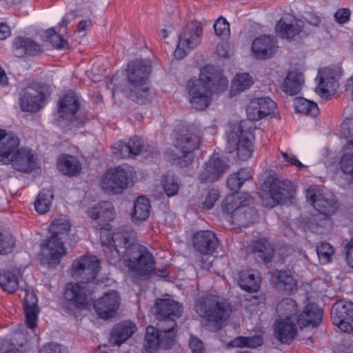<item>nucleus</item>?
I'll return each mask as SVG.
<instances>
[{
    "mask_svg": "<svg viewBox=\"0 0 353 353\" xmlns=\"http://www.w3.org/2000/svg\"><path fill=\"white\" fill-rule=\"evenodd\" d=\"M99 268V261L94 256H82L73 262L72 276L79 283L68 284L64 296L77 308L85 309L88 305L92 293L89 282L96 279Z\"/></svg>",
    "mask_w": 353,
    "mask_h": 353,
    "instance_id": "f257e3e1",
    "label": "nucleus"
},
{
    "mask_svg": "<svg viewBox=\"0 0 353 353\" xmlns=\"http://www.w3.org/2000/svg\"><path fill=\"white\" fill-rule=\"evenodd\" d=\"M228 81L222 72L212 65L201 70L199 79H190L187 89L192 106L196 110L207 108L212 101L213 92H222L228 87Z\"/></svg>",
    "mask_w": 353,
    "mask_h": 353,
    "instance_id": "f03ea898",
    "label": "nucleus"
},
{
    "mask_svg": "<svg viewBox=\"0 0 353 353\" xmlns=\"http://www.w3.org/2000/svg\"><path fill=\"white\" fill-rule=\"evenodd\" d=\"M128 86L123 90L128 97L139 104H145L151 99L149 89L145 86L151 72L150 61L136 59L128 64Z\"/></svg>",
    "mask_w": 353,
    "mask_h": 353,
    "instance_id": "7ed1b4c3",
    "label": "nucleus"
},
{
    "mask_svg": "<svg viewBox=\"0 0 353 353\" xmlns=\"http://www.w3.org/2000/svg\"><path fill=\"white\" fill-rule=\"evenodd\" d=\"M71 224L65 216L54 220L50 227V238L46 241L41 250V255L49 267L57 265L67 254L64 241L68 236Z\"/></svg>",
    "mask_w": 353,
    "mask_h": 353,
    "instance_id": "20e7f679",
    "label": "nucleus"
},
{
    "mask_svg": "<svg viewBox=\"0 0 353 353\" xmlns=\"http://www.w3.org/2000/svg\"><path fill=\"white\" fill-rule=\"evenodd\" d=\"M195 310L201 318L208 321V325H212L213 329L216 330L221 327L232 312L229 303L214 294L199 299L195 305Z\"/></svg>",
    "mask_w": 353,
    "mask_h": 353,
    "instance_id": "39448f33",
    "label": "nucleus"
},
{
    "mask_svg": "<svg viewBox=\"0 0 353 353\" xmlns=\"http://www.w3.org/2000/svg\"><path fill=\"white\" fill-rule=\"evenodd\" d=\"M128 241L123 250L125 266L138 276H150L154 265L152 254L148 248L134 241L132 239L128 237Z\"/></svg>",
    "mask_w": 353,
    "mask_h": 353,
    "instance_id": "423d86ee",
    "label": "nucleus"
},
{
    "mask_svg": "<svg viewBox=\"0 0 353 353\" xmlns=\"http://www.w3.org/2000/svg\"><path fill=\"white\" fill-rule=\"evenodd\" d=\"M157 327L148 326L144 339V346L147 352H152L158 347L170 349L176 342V323L174 321H158Z\"/></svg>",
    "mask_w": 353,
    "mask_h": 353,
    "instance_id": "0eeeda50",
    "label": "nucleus"
},
{
    "mask_svg": "<svg viewBox=\"0 0 353 353\" xmlns=\"http://www.w3.org/2000/svg\"><path fill=\"white\" fill-rule=\"evenodd\" d=\"M250 136L249 131L243 130L241 123L232 125L228 134L227 150L230 153L235 152L240 160H247L252 153Z\"/></svg>",
    "mask_w": 353,
    "mask_h": 353,
    "instance_id": "6e6552de",
    "label": "nucleus"
},
{
    "mask_svg": "<svg viewBox=\"0 0 353 353\" xmlns=\"http://www.w3.org/2000/svg\"><path fill=\"white\" fill-rule=\"evenodd\" d=\"M102 243L107 244L105 250L108 262L116 265L121 259L124 261L123 250L128 243V234L126 232L111 233L109 230H102L99 232Z\"/></svg>",
    "mask_w": 353,
    "mask_h": 353,
    "instance_id": "1a4fd4ad",
    "label": "nucleus"
},
{
    "mask_svg": "<svg viewBox=\"0 0 353 353\" xmlns=\"http://www.w3.org/2000/svg\"><path fill=\"white\" fill-rule=\"evenodd\" d=\"M132 172L128 165L117 166L103 176L101 188L108 193H119L132 183Z\"/></svg>",
    "mask_w": 353,
    "mask_h": 353,
    "instance_id": "9d476101",
    "label": "nucleus"
},
{
    "mask_svg": "<svg viewBox=\"0 0 353 353\" xmlns=\"http://www.w3.org/2000/svg\"><path fill=\"white\" fill-rule=\"evenodd\" d=\"M203 29L197 22L188 23L179 35L178 44L174 52L177 59H182L188 53L194 49L199 43Z\"/></svg>",
    "mask_w": 353,
    "mask_h": 353,
    "instance_id": "9b49d317",
    "label": "nucleus"
},
{
    "mask_svg": "<svg viewBox=\"0 0 353 353\" xmlns=\"http://www.w3.org/2000/svg\"><path fill=\"white\" fill-rule=\"evenodd\" d=\"M201 138L196 134L188 132L180 135L176 140L175 147L181 154L175 159L176 163L181 167H185L192 163L194 159L193 152L199 148Z\"/></svg>",
    "mask_w": 353,
    "mask_h": 353,
    "instance_id": "f8f14e48",
    "label": "nucleus"
},
{
    "mask_svg": "<svg viewBox=\"0 0 353 353\" xmlns=\"http://www.w3.org/2000/svg\"><path fill=\"white\" fill-rule=\"evenodd\" d=\"M228 161L214 154L204 163L199 172V179L202 183H212L219 180L229 168Z\"/></svg>",
    "mask_w": 353,
    "mask_h": 353,
    "instance_id": "ddd939ff",
    "label": "nucleus"
},
{
    "mask_svg": "<svg viewBox=\"0 0 353 353\" xmlns=\"http://www.w3.org/2000/svg\"><path fill=\"white\" fill-rule=\"evenodd\" d=\"M120 303L119 293L116 290H110L94 301V308L100 318L108 319L116 314Z\"/></svg>",
    "mask_w": 353,
    "mask_h": 353,
    "instance_id": "4468645a",
    "label": "nucleus"
},
{
    "mask_svg": "<svg viewBox=\"0 0 353 353\" xmlns=\"http://www.w3.org/2000/svg\"><path fill=\"white\" fill-rule=\"evenodd\" d=\"M295 186L290 181L274 179L269 190L270 196L274 203L267 205L272 208L276 204L283 203L293 198Z\"/></svg>",
    "mask_w": 353,
    "mask_h": 353,
    "instance_id": "2eb2a0df",
    "label": "nucleus"
},
{
    "mask_svg": "<svg viewBox=\"0 0 353 353\" xmlns=\"http://www.w3.org/2000/svg\"><path fill=\"white\" fill-rule=\"evenodd\" d=\"M276 108L275 102L270 97H258L250 101L246 112L250 120L259 121L273 113Z\"/></svg>",
    "mask_w": 353,
    "mask_h": 353,
    "instance_id": "dca6fc26",
    "label": "nucleus"
},
{
    "mask_svg": "<svg viewBox=\"0 0 353 353\" xmlns=\"http://www.w3.org/2000/svg\"><path fill=\"white\" fill-rule=\"evenodd\" d=\"M45 95L42 91L32 86L22 89L19 94V104L25 112H37L44 104Z\"/></svg>",
    "mask_w": 353,
    "mask_h": 353,
    "instance_id": "f3484780",
    "label": "nucleus"
},
{
    "mask_svg": "<svg viewBox=\"0 0 353 353\" xmlns=\"http://www.w3.org/2000/svg\"><path fill=\"white\" fill-rule=\"evenodd\" d=\"M307 201L321 214L330 216L338 209L339 205L334 198H325L317 194L316 188L310 187L306 191Z\"/></svg>",
    "mask_w": 353,
    "mask_h": 353,
    "instance_id": "a211bd4d",
    "label": "nucleus"
},
{
    "mask_svg": "<svg viewBox=\"0 0 353 353\" xmlns=\"http://www.w3.org/2000/svg\"><path fill=\"white\" fill-rule=\"evenodd\" d=\"M183 312L181 305L170 299H159L156 303V315L158 321H164L168 324L170 321H175Z\"/></svg>",
    "mask_w": 353,
    "mask_h": 353,
    "instance_id": "6ab92c4d",
    "label": "nucleus"
},
{
    "mask_svg": "<svg viewBox=\"0 0 353 353\" xmlns=\"http://www.w3.org/2000/svg\"><path fill=\"white\" fill-rule=\"evenodd\" d=\"M277 48L274 37L263 35L254 40L251 50L255 59H267L276 54Z\"/></svg>",
    "mask_w": 353,
    "mask_h": 353,
    "instance_id": "aec40b11",
    "label": "nucleus"
},
{
    "mask_svg": "<svg viewBox=\"0 0 353 353\" xmlns=\"http://www.w3.org/2000/svg\"><path fill=\"white\" fill-rule=\"evenodd\" d=\"M316 79L319 80V84L316 92L321 97L327 98L330 94H333L339 87L336 75L331 68L319 70Z\"/></svg>",
    "mask_w": 353,
    "mask_h": 353,
    "instance_id": "412c9836",
    "label": "nucleus"
},
{
    "mask_svg": "<svg viewBox=\"0 0 353 353\" xmlns=\"http://www.w3.org/2000/svg\"><path fill=\"white\" fill-rule=\"evenodd\" d=\"M37 157L34 152L27 147L18 149L12 159L15 170L23 172H32L37 165Z\"/></svg>",
    "mask_w": 353,
    "mask_h": 353,
    "instance_id": "4be33fe9",
    "label": "nucleus"
},
{
    "mask_svg": "<svg viewBox=\"0 0 353 353\" xmlns=\"http://www.w3.org/2000/svg\"><path fill=\"white\" fill-rule=\"evenodd\" d=\"M193 245L198 252L208 255L212 254L217 248L219 240L212 231H200L194 234Z\"/></svg>",
    "mask_w": 353,
    "mask_h": 353,
    "instance_id": "5701e85b",
    "label": "nucleus"
},
{
    "mask_svg": "<svg viewBox=\"0 0 353 353\" xmlns=\"http://www.w3.org/2000/svg\"><path fill=\"white\" fill-rule=\"evenodd\" d=\"M88 214L91 219L102 222L99 224L100 232L102 230H108L105 228L108 225L106 223L113 220L115 214L112 204L108 201L98 203L94 207L88 210Z\"/></svg>",
    "mask_w": 353,
    "mask_h": 353,
    "instance_id": "b1692460",
    "label": "nucleus"
},
{
    "mask_svg": "<svg viewBox=\"0 0 353 353\" xmlns=\"http://www.w3.org/2000/svg\"><path fill=\"white\" fill-rule=\"evenodd\" d=\"M26 296L23 302V308L26 316V323L28 327L34 329L37 324L38 314V299L30 288L25 289Z\"/></svg>",
    "mask_w": 353,
    "mask_h": 353,
    "instance_id": "393cba45",
    "label": "nucleus"
},
{
    "mask_svg": "<svg viewBox=\"0 0 353 353\" xmlns=\"http://www.w3.org/2000/svg\"><path fill=\"white\" fill-rule=\"evenodd\" d=\"M13 53L16 57H23L26 55L36 56L43 50L39 44L30 38L17 37L13 42Z\"/></svg>",
    "mask_w": 353,
    "mask_h": 353,
    "instance_id": "a878e982",
    "label": "nucleus"
},
{
    "mask_svg": "<svg viewBox=\"0 0 353 353\" xmlns=\"http://www.w3.org/2000/svg\"><path fill=\"white\" fill-rule=\"evenodd\" d=\"M20 145L19 137L12 133L6 134L0 141V163L9 164Z\"/></svg>",
    "mask_w": 353,
    "mask_h": 353,
    "instance_id": "bb28decb",
    "label": "nucleus"
},
{
    "mask_svg": "<svg viewBox=\"0 0 353 353\" xmlns=\"http://www.w3.org/2000/svg\"><path fill=\"white\" fill-rule=\"evenodd\" d=\"M252 198L247 192H236L227 196L222 203V210L228 214H234L237 209L245 204H250Z\"/></svg>",
    "mask_w": 353,
    "mask_h": 353,
    "instance_id": "cd10ccee",
    "label": "nucleus"
},
{
    "mask_svg": "<svg viewBox=\"0 0 353 353\" xmlns=\"http://www.w3.org/2000/svg\"><path fill=\"white\" fill-rule=\"evenodd\" d=\"M79 107L77 97L73 93H68L59 100L58 112L61 117L71 121Z\"/></svg>",
    "mask_w": 353,
    "mask_h": 353,
    "instance_id": "c85d7f7f",
    "label": "nucleus"
},
{
    "mask_svg": "<svg viewBox=\"0 0 353 353\" xmlns=\"http://www.w3.org/2000/svg\"><path fill=\"white\" fill-rule=\"evenodd\" d=\"M322 310L317 305L310 303L307 305L302 313L298 315L297 324L301 328L309 325H318L322 319Z\"/></svg>",
    "mask_w": 353,
    "mask_h": 353,
    "instance_id": "c756f323",
    "label": "nucleus"
},
{
    "mask_svg": "<svg viewBox=\"0 0 353 353\" xmlns=\"http://www.w3.org/2000/svg\"><path fill=\"white\" fill-rule=\"evenodd\" d=\"M137 330V326L131 321H124L114 327L111 332V341L120 345L128 339Z\"/></svg>",
    "mask_w": 353,
    "mask_h": 353,
    "instance_id": "7c9ffc66",
    "label": "nucleus"
},
{
    "mask_svg": "<svg viewBox=\"0 0 353 353\" xmlns=\"http://www.w3.org/2000/svg\"><path fill=\"white\" fill-rule=\"evenodd\" d=\"M296 321L279 319L274 323V332L276 338L283 343H288L297 333Z\"/></svg>",
    "mask_w": 353,
    "mask_h": 353,
    "instance_id": "2f4dec72",
    "label": "nucleus"
},
{
    "mask_svg": "<svg viewBox=\"0 0 353 353\" xmlns=\"http://www.w3.org/2000/svg\"><path fill=\"white\" fill-rule=\"evenodd\" d=\"M331 319L333 323H339L342 321H352L353 303L345 300H340L335 303L331 310Z\"/></svg>",
    "mask_w": 353,
    "mask_h": 353,
    "instance_id": "473e14b6",
    "label": "nucleus"
},
{
    "mask_svg": "<svg viewBox=\"0 0 353 353\" xmlns=\"http://www.w3.org/2000/svg\"><path fill=\"white\" fill-rule=\"evenodd\" d=\"M304 26V21L300 19L294 20V23H288L284 19H280L276 26V34L282 39H290L299 34Z\"/></svg>",
    "mask_w": 353,
    "mask_h": 353,
    "instance_id": "72a5a7b5",
    "label": "nucleus"
},
{
    "mask_svg": "<svg viewBox=\"0 0 353 353\" xmlns=\"http://www.w3.org/2000/svg\"><path fill=\"white\" fill-rule=\"evenodd\" d=\"M276 313L279 319L283 321H296L297 322V304L291 298H285L280 301L276 306Z\"/></svg>",
    "mask_w": 353,
    "mask_h": 353,
    "instance_id": "f704fd0d",
    "label": "nucleus"
},
{
    "mask_svg": "<svg viewBox=\"0 0 353 353\" xmlns=\"http://www.w3.org/2000/svg\"><path fill=\"white\" fill-rule=\"evenodd\" d=\"M57 168L63 174L74 176L80 172L81 165L77 157L61 154L57 159Z\"/></svg>",
    "mask_w": 353,
    "mask_h": 353,
    "instance_id": "c9c22d12",
    "label": "nucleus"
},
{
    "mask_svg": "<svg viewBox=\"0 0 353 353\" xmlns=\"http://www.w3.org/2000/svg\"><path fill=\"white\" fill-rule=\"evenodd\" d=\"M303 83L304 78L302 73L291 71L284 80L282 90L288 95H296L300 92Z\"/></svg>",
    "mask_w": 353,
    "mask_h": 353,
    "instance_id": "e433bc0d",
    "label": "nucleus"
},
{
    "mask_svg": "<svg viewBox=\"0 0 353 353\" xmlns=\"http://www.w3.org/2000/svg\"><path fill=\"white\" fill-rule=\"evenodd\" d=\"M238 285L246 292H256L260 288L261 281L252 271L244 270L239 273Z\"/></svg>",
    "mask_w": 353,
    "mask_h": 353,
    "instance_id": "4c0bfd02",
    "label": "nucleus"
},
{
    "mask_svg": "<svg viewBox=\"0 0 353 353\" xmlns=\"http://www.w3.org/2000/svg\"><path fill=\"white\" fill-rule=\"evenodd\" d=\"M150 204L149 200L144 196L137 198L134 204L132 219L134 223L138 224L145 221L150 215Z\"/></svg>",
    "mask_w": 353,
    "mask_h": 353,
    "instance_id": "58836bf2",
    "label": "nucleus"
},
{
    "mask_svg": "<svg viewBox=\"0 0 353 353\" xmlns=\"http://www.w3.org/2000/svg\"><path fill=\"white\" fill-rule=\"evenodd\" d=\"M245 204L242 208L237 209L232 216L234 223L242 227H247L252 223L257 217L256 211Z\"/></svg>",
    "mask_w": 353,
    "mask_h": 353,
    "instance_id": "ea45409f",
    "label": "nucleus"
},
{
    "mask_svg": "<svg viewBox=\"0 0 353 353\" xmlns=\"http://www.w3.org/2000/svg\"><path fill=\"white\" fill-rule=\"evenodd\" d=\"M250 247L253 252L257 254L264 262H270L274 256V249L271 244L265 239L254 241Z\"/></svg>",
    "mask_w": 353,
    "mask_h": 353,
    "instance_id": "a19ab883",
    "label": "nucleus"
},
{
    "mask_svg": "<svg viewBox=\"0 0 353 353\" xmlns=\"http://www.w3.org/2000/svg\"><path fill=\"white\" fill-rule=\"evenodd\" d=\"M251 177L252 174L249 169L241 168L236 173L229 176L227 180V185L232 191H237Z\"/></svg>",
    "mask_w": 353,
    "mask_h": 353,
    "instance_id": "79ce46f5",
    "label": "nucleus"
},
{
    "mask_svg": "<svg viewBox=\"0 0 353 353\" xmlns=\"http://www.w3.org/2000/svg\"><path fill=\"white\" fill-rule=\"evenodd\" d=\"M276 283L279 288L285 292H292L296 289V281L290 270H280L275 272Z\"/></svg>",
    "mask_w": 353,
    "mask_h": 353,
    "instance_id": "37998d69",
    "label": "nucleus"
},
{
    "mask_svg": "<svg viewBox=\"0 0 353 353\" xmlns=\"http://www.w3.org/2000/svg\"><path fill=\"white\" fill-rule=\"evenodd\" d=\"M54 198L52 192L49 189H42L34 202L35 210L40 214H45L50 210Z\"/></svg>",
    "mask_w": 353,
    "mask_h": 353,
    "instance_id": "c03bdc74",
    "label": "nucleus"
},
{
    "mask_svg": "<svg viewBox=\"0 0 353 353\" xmlns=\"http://www.w3.org/2000/svg\"><path fill=\"white\" fill-rule=\"evenodd\" d=\"M263 340L261 336H239L234 339L230 345L234 347H250L256 348L263 344Z\"/></svg>",
    "mask_w": 353,
    "mask_h": 353,
    "instance_id": "a18cd8bd",
    "label": "nucleus"
},
{
    "mask_svg": "<svg viewBox=\"0 0 353 353\" xmlns=\"http://www.w3.org/2000/svg\"><path fill=\"white\" fill-rule=\"evenodd\" d=\"M294 106L296 112L315 117L319 110L317 104L304 98H296L294 101Z\"/></svg>",
    "mask_w": 353,
    "mask_h": 353,
    "instance_id": "49530a36",
    "label": "nucleus"
},
{
    "mask_svg": "<svg viewBox=\"0 0 353 353\" xmlns=\"http://www.w3.org/2000/svg\"><path fill=\"white\" fill-rule=\"evenodd\" d=\"M162 185L168 196H174L179 190V178L173 174L168 173L163 176Z\"/></svg>",
    "mask_w": 353,
    "mask_h": 353,
    "instance_id": "de8ad7c7",
    "label": "nucleus"
},
{
    "mask_svg": "<svg viewBox=\"0 0 353 353\" xmlns=\"http://www.w3.org/2000/svg\"><path fill=\"white\" fill-rule=\"evenodd\" d=\"M0 286L8 293L14 292L19 286L18 280L15 274L7 272L0 275Z\"/></svg>",
    "mask_w": 353,
    "mask_h": 353,
    "instance_id": "09e8293b",
    "label": "nucleus"
},
{
    "mask_svg": "<svg viewBox=\"0 0 353 353\" xmlns=\"http://www.w3.org/2000/svg\"><path fill=\"white\" fill-rule=\"evenodd\" d=\"M252 83V77L249 74H238L232 81V87L236 92H242L250 88Z\"/></svg>",
    "mask_w": 353,
    "mask_h": 353,
    "instance_id": "8fccbe9b",
    "label": "nucleus"
},
{
    "mask_svg": "<svg viewBox=\"0 0 353 353\" xmlns=\"http://www.w3.org/2000/svg\"><path fill=\"white\" fill-rule=\"evenodd\" d=\"M46 41L50 42L56 48L68 49L69 48L68 41L57 34L52 28L46 32Z\"/></svg>",
    "mask_w": 353,
    "mask_h": 353,
    "instance_id": "3c124183",
    "label": "nucleus"
},
{
    "mask_svg": "<svg viewBox=\"0 0 353 353\" xmlns=\"http://www.w3.org/2000/svg\"><path fill=\"white\" fill-rule=\"evenodd\" d=\"M316 252L321 263H327L330 261L331 256L334 254V250L330 243L321 242L316 247Z\"/></svg>",
    "mask_w": 353,
    "mask_h": 353,
    "instance_id": "603ef678",
    "label": "nucleus"
},
{
    "mask_svg": "<svg viewBox=\"0 0 353 353\" xmlns=\"http://www.w3.org/2000/svg\"><path fill=\"white\" fill-rule=\"evenodd\" d=\"M345 150L340 161V167L345 174L353 176V151H349L347 147Z\"/></svg>",
    "mask_w": 353,
    "mask_h": 353,
    "instance_id": "864d4df0",
    "label": "nucleus"
},
{
    "mask_svg": "<svg viewBox=\"0 0 353 353\" xmlns=\"http://www.w3.org/2000/svg\"><path fill=\"white\" fill-rule=\"evenodd\" d=\"M113 154L119 158H133L132 150L128 143L119 141L116 143L112 147Z\"/></svg>",
    "mask_w": 353,
    "mask_h": 353,
    "instance_id": "5fc2aeb1",
    "label": "nucleus"
},
{
    "mask_svg": "<svg viewBox=\"0 0 353 353\" xmlns=\"http://www.w3.org/2000/svg\"><path fill=\"white\" fill-rule=\"evenodd\" d=\"M15 244V239L12 234L0 232V254L11 252Z\"/></svg>",
    "mask_w": 353,
    "mask_h": 353,
    "instance_id": "6e6d98bb",
    "label": "nucleus"
},
{
    "mask_svg": "<svg viewBox=\"0 0 353 353\" xmlns=\"http://www.w3.org/2000/svg\"><path fill=\"white\" fill-rule=\"evenodd\" d=\"M214 30L216 35L221 38H226L230 34V25L222 17H220L214 23Z\"/></svg>",
    "mask_w": 353,
    "mask_h": 353,
    "instance_id": "4d7b16f0",
    "label": "nucleus"
},
{
    "mask_svg": "<svg viewBox=\"0 0 353 353\" xmlns=\"http://www.w3.org/2000/svg\"><path fill=\"white\" fill-rule=\"evenodd\" d=\"M341 134L353 145V119H346L341 125Z\"/></svg>",
    "mask_w": 353,
    "mask_h": 353,
    "instance_id": "13d9d810",
    "label": "nucleus"
},
{
    "mask_svg": "<svg viewBox=\"0 0 353 353\" xmlns=\"http://www.w3.org/2000/svg\"><path fill=\"white\" fill-rule=\"evenodd\" d=\"M219 198V192L216 190H210L203 202V208L205 210L212 209Z\"/></svg>",
    "mask_w": 353,
    "mask_h": 353,
    "instance_id": "bf43d9fd",
    "label": "nucleus"
},
{
    "mask_svg": "<svg viewBox=\"0 0 353 353\" xmlns=\"http://www.w3.org/2000/svg\"><path fill=\"white\" fill-rule=\"evenodd\" d=\"M128 143L130 146L133 157L139 154L143 150L144 145L143 141L138 137H134L130 139Z\"/></svg>",
    "mask_w": 353,
    "mask_h": 353,
    "instance_id": "052dcab7",
    "label": "nucleus"
},
{
    "mask_svg": "<svg viewBox=\"0 0 353 353\" xmlns=\"http://www.w3.org/2000/svg\"><path fill=\"white\" fill-rule=\"evenodd\" d=\"M351 12L347 8L339 9L335 14L334 17L336 21L339 23H345L350 19Z\"/></svg>",
    "mask_w": 353,
    "mask_h": 353,
    "instance_id": "680f3d73",
    "label": "nucleus"
},
{
    "mask_svg": "<svg viewBox=\"0 0 353 353\" xmlns=\"http://www.w3.org/2000/svg\"><path fill=\"white\" fill-rule=\"evenodd\" d=\"M190 347L193 353H203V346L201 340L197 338H192L190 341Z\"/></svg>",
    "mask_w": 353,
    "mask_h": 353,
    "instance_id": "e2e57ef3",
    "label": "nucleus"
},
{
    "mask_svg": "<svg viewBox=\"0 0 353 353\" xmlns=\"http://www.w3.org/2000/svg\"><path fill=\"white\" fill-rule=\"evenodd\" d=\"M92 22L90 19L81 21L77 26V32L81 37L86 34L87 30L90 28Z\"/></svg>",
    "mask_w": 353,
    "mask_h": 353,
    "instance_id": "0e129e2a",
    "label": "nucleus"
},
{
    "mask_svg": "<svg viewBox=\"0 0 353 353\" xmlns=\"http://www.w3.org/2000/svg\"><path fill=\"white\" fill-rule=\"evenodd\" d=\"M40 353H61V346L57 343H48L43 346Z\"/></svg>",
    "mask_w": 353,
    "mask_h": 353,
    "instance_id": "69168bd1",
    "label": "nucleus"
},
{
    "mask_svg": "<svg viewBox=\"0 0 353 353\" xmlns=\"http://www.w3.org/2000/svg\"><path fill=\"white\" fill-rule=\"evenodd\" d=\"M282 157L292 165H294L298 168H304L305 165L301 163L300 161H299L294 155L288 154L287 152H281Z\"/></svg>",
    "mask_w": 353,
    "mask_h": 353,
    "instance_id": "338daca9",
    "label": "nucleus"
},
{
    "mask_svg": "<svg viewBox=\"0 0 353 353\" xmlns=\"http://www.w3.org/2000/svg\"><path fill=\"white\" fill-rule=\"evenodd\" d=\"M345 248L347 261L353 268V239L345 245Z\"/></svg>",
    "mask_w": 353,
    "mask_h": 353,
    "instance_id": "774afa93",
    "label": "nucleus"
}]
</instances>
